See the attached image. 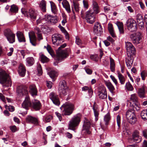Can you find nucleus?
<instances>
[{"label":"nucleus","instance_id":"obj_48","mask_svg":"<svg viewBox=\"0 0 147 147\" xmlns=\"http://www.w3.org/2000/svg\"><path fill=\"white\" fill-rule=\"evenodd\" d=\"M37 70L38 75L39 76L41 75L42 74V70L41 66L40 64H37Z\"/></svg>","mask_w":147,"mask_h":147},{"label":"nucleus","instance_id":"obj_49","mask_svg":"<svg viewBox=\"0 0 147 147\" xmlns=\"http://www.w3.org/2000/svg\"><path fill=\"white\" fill-rule=\"evenodd\" d=\"M90 58L92 60L97 61L98 60V57L97 54L91 55H90Z\"/></svg>","mask_w":147,"mask_h":147},{"label":"nucleus","instance_id":"obj_8","mask_svg":"<svg viewBox=\"0 0 147 147\" xmlns=\"http://www.w3.org/2000/svg\"><path fill=\"white\" fill-rule=\"evenodd\" d=\"M68 87L67 86L65 81L64 80L61 81L59 83V92L61 96L66 95L68 92Z\"/></svg>","mask_w":147,"mask_h":147},{"label":"nucleus","instance_id":"obj_56","mask_svg":"<svg viewBox=\"0 0 147 147\" xmlns=\"http://www.w3.org/2000/svg\"><path fill=\"white\" fill-rule=\"evenodd\" d=\"M52 119V117L51 115L47 116L45 118V120L46 122H48L50 121Z\"/></svg>","mask_w":147,"mask_h":147},{"label":"nucleus","instance_id":"obj_60","mask_svg":"<svg viewBox=\"0 0 147 147\" xmlns=\"http://www.w3.org/2000/svg\"><path fill=\"white\" fill-rule=\"evenodd\" d=\"M116 24L118 28L123 26V24L122 22H117L116 23Z\"/></svg>","mask_w":147,"mask_h":147},{"label":"nucleus","instance_id":"obj_61","mask_svg":"<svg viewBox=\"0 0 147 147\" xmlns=\"http://www.w3.org/2000/svg\"><path fill=\"white\" fill-rule=\"evenodd\" d=\"M55 113L56 115H57V117L59 118V121H61L62 119V117L61 114L57 112H56Z\"/></svg>","mask_w":147,"mask_h":147},{"label":"nucleus","instance_id":"obj_5","mask_svg":"<svg viewBox=\"0 0 147 147\" xmlns=\"http://www.w3.org/2000/svg\"><path fill=\"white\" fill-rule=\"evenodd\" d=\"M81 117L80 114H78L74 115L69 121V123L68 129L74 130L75 127L79 124Z\"/></svg>","mask_w":147,"mask_h":147},{"label":"nucleus","instance_id":"obj_52","mask_svg":"<svg viewBox=\"0 0 147 147\" xmlns=\"http://www.w3.org/2000/svg\"><path fill=\"white\" fill-rule=\"evenodd\" d=\"M73 4L76 11L78 12L79 10V4L77 2H73Z\"/></svg>","mask_w":147,"mask_h":147},{"label":"nucleus","instance_id":"obj_12","mask_svg":"<svg viewBox=\"0 0 147 147\" xmlns=\"http://www.w3.org/2000/svg\"><path fill=\"white\" fill-rule=\"evenodd\" d=\"M5 35L10 43H13L15 41V35L9 29H7L4 31Z\"/></svg>","mask_w":147,"mask_h":147},{"label":"nucleus","instance_id":"obj_26","mask_svg":"<svg viewBox=\"0 0 147 147\" xmlns=\"http://www.w3.org/2000/svg\"><path fill=\"white\" fill-rule=\"evenodd\" d=\"M94 14H96L100 12L99 7L97 3L95 1H92V9Z\"/></svg>","mask_w":147,"mask_h":147},{"label":"nucleus","instance_id":"obj_3","mask_svg":"<svg viewBox=\"0 0 147 147\" xmlns=\"http://www.w3.org/2000/svg\"><path fill=\"white\" fill-rule=\"evenodd\" d=\"M130 106L134 110L137 111L140 109V105L138 102V96L135 94L131 95L129 101Z\"/></svg>","mask_w":147,"mask_h":147},{"label":"nucleus","instance_id":"obj_18","mask_svg":"<svg viewBox=\"0 0 147 147\" xmlns=\"http://www.w3.org/2000/svg\"><path fill=\"white\" fill-rule=\"evenodd\" d=\"M98 95L99 98L102 99L106 98L107 97V92L106 88L103 86L100 90L98 92Z\"/></svg>","mask_w":147,"mask_h":147},{"label":"nucleus","instance_id":"obj_1","mask_svg":"<svg viewBox=\"0 0 147 147\" xmlns=\"http://www.w3.org/2000/svg\"><path fill=\"white\" fill-rule=\"evenodd\" d=\"M65 47H60L56 51V55L55 58L58 61L62 60L66 58L69 56V49H64ZM48 52L52 57H55V55L54 51L51 47H45Z\"/></svg>","mask_w":147,"mask_h":147},{"label":"nucleus","instance_id":"obj_22","mask_svg":"<svg viewBox=\"0 0 147 147\" xmlns=\"http://www.w3.org/2000/svg\"><path fill=\"white\" fill-rule=\"evenodd\" d=\"M126 49L128 56L132 57L135 55L136 49L134 47H126Z\"/></svg>","mask_w":147,"mask_h":147},{"label":"nucleus","instance_id":"obj_19","mask_svg":"<svg viewBox=\"0 0 147 147\" xmlns=\"http://www.w3.org/2000/svg\"><path fill=\"white\" fill-rule=\"evenodd\" d=\"M31 102L30 97L28 95H26L25 100L22 104V107L23 108L27 109L28 108L31 106Z\"/></svg>","mask_w":147,"mask_h":147},{"label":"nucleus","instance_id":"obj_44","mask_svg":"<svg viewBox=\"0 0 147 147\" xmlns=\"http://www.w3.org/2000/svg\"><path fill=\"white\" fill-rule=\"evenodd\" d=\"M18 10V8L15 5H11V8L10 9V11L11 12L16 13Z\"/></svg>","mask_w":147,"mask_h":147},{"label":"nucleus","instance_id":"obj_34","mask_svg":"<svg viewBox=\"0 0 147 147\" xmlns=\"http://www.w3.org/2000/svg\"><path fill=\"white\" fill-rule=\"evenodd\" d=\"M82 90L84 91H86L88 90L89 97H91L92 96L93 91L91 88H89L88 87L85 86L82 88Z\"/></svg>","mask_w":147,"mask_h":147},{"label":"nucleus","instance_id":"obj_40","mask_svg":"<svg viewBox=\"0 0 147 147\" xmlns=\"http://www.w3.org/2000/svg\"><path fill=\"white\" fill-rule=\"evenodd\" d=\"M141 116L144 120H147V110H143L141 112Z\"/></svg>","mask_w":147,"mask_h":147},{"label":"nucleus","instance_id":"obj_11","mask_svg":"<svg viewBox=\"0 0 147 147\" xmlns=\"http://www.w3.org/2000/svg\"><path fill=\"white\" fill-rule=\"evenodd\" d=\"M126 25L129 30L131 32L136 31L137 30V24L133 19H129L126 22Z\"/></svg>","mask_w":147,"mask_h":147},{"label":"nucleus","instance_id":"obj_47","mask_svg":"<svg viewBox=\"0 0 147 147\" xmlns=\"http://www.w3.org/2000/svg\"><path fill=\"white\" fill-rule=\"evenodd\" d=\"M141 39L139 38H137L134 37L133 38V42L135 44V45H136L140 42L141 41Z\"/></svg>","mask_w":147,"mask_h":147},{"label":"nucleus","instance_id":"obj_39","mask_svg":"<svg viewBox=\"0 0 147 147\" xmlns=\"http://www.w3.org/2000/svg\"><path fill=\"white\" fill-rule=\"evenodd\" d=\"M108 28L109 31L112 36L113 37H114L115 36L114 33L113 25L111 24H108Z\"/></svg>","mask_w":147,"mask_h":147},{"label":"nucleus","instance_id":"obj_27","mask_svg":"<svg viewBox=\"0 0 147 147\" xmlns=\"http://www.w3.org/2000/svg\"><path fill=\"white\" fill-rule=\"evenodd\" d=\"M18 72L19 75L22 76H24L26 73V69L24 66L22 64H20L19 66Z\"/></svg>","mask_w":147,"mask_h":147},{"label":"nucleus","instance_id":"obj_57","mask_svg":"<svg viewBox=\"0 0 147 147\" xmlns=\"http://www.w3.org/2000/svg\"><path fill=\"white\" fill-rule=\"evenodd\" d=\"M110 77L111 79L113 82L114 83L115 85H117L118 84V82L116 78L114 76L112 75H111Z\"/></svg>","mask_w":147,"mask_h":147},{"label":"nucleus","instance_id":"obj_23","mask_svg":"<svg viewBox=\"0 0 147 147\" xmlns=\"http://www.w3.org/2000/svg\"><path fill=\"white\" fill-rule=\"evenodd\" d=\"M26 121L28 123H31L35 125H37L38 123L37 119L32 117L28 116L26 118Z\"/></svg>","mask_w":147,"mask_h":147},{"label":"nucleus","instance_id":"obj_30","mask_svg":"<svg viewBox=\"0 0 147 147\" xmlns=\"http://www.w3.org/2000/svg\"><path fill=\"white\" fill-rule=\"evenodd\" d=\"M62 4L63 7L65 8L68 13H70L71 9L70 5L68 2L66 0H63L62 2Z\"/></svg>","mask_w":147,"mask_h":147},{"label":"nucleus","instance_id":"obj_51","mask_svg":"<svg viewBox=\"0 0 147 147\" xmlns=\"http://www.w3.org/2000/svg\"><path fill=\"white\" fill-rule=\"evenodd\" d=\"M76 42L77 45H80L82 44V42L78 36H76Z\"/></svg>","mask_w":147,"mask_h":147},{"label":"nucleus","instance_id":"obj_50","mask_svg":"<svg viewBox=\"0 0 147 147\" xmlns=\"http://www.w3.org/2000/svg\"><path fill=\"white\" fill-rule=\"evenodd\" d=\"M5 107L6 109H8L11 112H13L14 110V108L12 106L9 105L8 106L7 105H5Z\"/></svg>","mask_w":147,"mask_h":147},{"label":"nucleus","instance_id":"obj_28","mask_svg":"<svg viewBox=\"0 0 147 147\" xmlns=\"http://www.w3.org/2000/svg\"><path fill=\"white\" fill-rule=\"evenodd\" d=\"M33 108L36 110H39L41 107V105L40 102L38 100H35L32 102Z\"/></svg>","mask_w":147,"mask_h":147},{"label":"nucleus","instance_id":"obj_7","mask_svg":"<svg viewBox=\"0 0 147 147\" xmlns=\"http://www.w3.org/2000/svg\"><path fill=\"white\" fill-rule=\"evenodd\" d=\"M134 111L129 110L126 114V117L127 121L131 124H134L137 121Z\"/></svg>","mask_w":147,"mask_h":147},{"label":"nucleus","instance_id":"obj_32","mask_svg":"<svg viewBox=\"0 0 147 147\" xmlns=\"http://www.w3.org/2000/svg\"><path fill=\"white\" fill-rule=\"evenodd\" d=\"M117 75L120 82L121 84H124L125 81V77L120 72L117 73Z\"/></svg>","mask_w":147,"mask_h":147},{"label":"nucleus","instance_id":"obj_36","mask_svg":"<svg viewBox=\"0 0 147 147\" xmlns=\"http://www.w3.org/2000/svg\"><path fill=\"white\" fill-rule=\"evenodd\" d=\"M111 119L110 113L108 112L105 116L104 118V121L106 125H107L108 124Z\"/></svg>","mask_w":147,"mask_h":147},{"label":"nucleus","instance_id":"obj_10","mask_svg":"<svg viewBox=\"0 0 147 147\" xmlns=\"http://www.w3.org/2000/svg\"><path fill=\"white\" fill-rule=\"evenodd\" d=\"M62 36L59 34H55L52 36V40L54 44L55 43L57 45L60 46H66L67 45L66 43L62 44V42L63 41L62 40Z\"/></svg>","mask_w":147,"mask_h":147},{"label":"nucleus","instance_id":"obj_64","mask_svg":"<svg viewBox=\"0 0 147 147\" xmlns=\"http://www.w3.org/2000/svg\"><path fill=\"white\" fill-rule=\"evenodd\" d=\"M143 134L144 137L147 139V129H145L143 131Z\"/></svg>","mask_w":147,"mask_h":147},{"label":"nucleus","instance_id":"obj_55","mask_svg":"<svg viewBox=\"0 0 147 147\" xmlns=\"http://www.w3.org/2000/svg\"><path fill=\"white\" fill-rule=\"evenodd\" d=\"M132 139L135 142H138L141 140V137L140 136L132 137Z\"/></svg>","mask_w":147,"mask_h":147},{"label":"nucleus","instance_id":"obj_58","mask_svg":"<svg viewBox=\"0 0 147 147\" xmlns=\"http://www.w3.org/2000/svg\"><path fill=\"white\" fill-rule=\"evenodd\" d=\"M133 137L140 136L139 135V132L137 130L135 131L132 134Z\"/></svg>","mask_w":147,"mask_h":147},{"label":"nucleus","instance_id":"obj_38","mask_svg":"<svg viewBox=\"0 0 147 147\" xmlns=\"http://www.w3.org/2000/svg\"><path fill=\"white\" fill-rule=\"evenodd\" d=\"M110 69L111 71L114 72L115 71V64L113 59L110 57Z\"/></svg>","mask_w":147,"mask_h":147},{"label":"nucleus","instance_id":"obj_43","mask_svg":"<svg viewBox=\"0 0 147 147\" xmlns=\"http://www.w3.org/2000/svg\"><path fill=\"white\" fill-rule=\"evenodd\" d=\"M49 75L52 78H53L54 77L57 76L58 74L57 72L54 70H51L49 73Z\"/></svg>","mask_w":147,"mask_h":147},{"label":"nucleus","instance_id":"obj_54","mask_svg":"<svg viewBox=\"0 0 147 147\" xmlns=\"http://www.w3.org/2000/svg\"><path fill=\"white\" fill-rule=\"evenodd\" d=\"M143 21V18L142 15L139 14L137 15V21L138 22Z\"/></svg>","mask_w":147,"mask_h":147},{"label":"nucleus","instance_id":"obj_53","mask_svg":"<svg viewBox=\"0 0 147 147\" xmlns=\"http://www.w3.org/2000/svg\"><path fill=\"white\" fill-rule=\"evenodd\" d=\"M117 121L118 128L120 127L121 125V117L119 115H118L117 117Z\"/></svg>","mask_w":147,"mask_h":147},{"label":"nucleus","instance_id":"obj_33","mask_svg":"<svg viewBox=\"0 0 147 147\" xmlns=\"http://www.w3.org/2000/svg\"><path fill=\"white\" fill-rule=\"evenodd\" d=\"M93 109L94 111V114L95 117V120L97 121L98 119V116L99 115V110L94 106L93 107Z\"/></svg>","mask_w":147,"mask_h":147},{"label":"nucleus","instance_id":"obj_25","mask_svg":"<svg viewBox=\"0 0 147 147\" xmlns=\"http://www.w3.org/2000/svg\"><path fill=\"white\" fill-rule=\"evenodd\" d=\"M104 83L110 92L113 93L115 90V88L111 83L109 81H105Z\"/></svg>","mask_w":147,"mask_h":147},{"label":"nucleus","instance_id":"obj_62","mask_svg":"<svg viewBox=\"0 0 147 147\" xmlns=\"http://www.w3.org/2000/svg\"><path fill=\"white\" fill-rule=\"evenodd\" d=\"M52 82L50 81H47V86L49 88H51L52 86Z\"/></svg>","mask_w":147,"mask_h":147},{"label":"nucleus","instance_id":"obj_16","mask_svg":"<svg viewBox=\"0 0 147 147\" xmlns=\"http://www.w3.org/2000/svg\"><path fill=\"white\" fill-rule=\"evenodd\" d=\"M91 123L90 121L87 119H85L84 123L83 125L82 131H85V132L86 134H91V131L89 130Z\"/></svg>","mask_w":147,"mask_h":147},{"label":"nucleus","instance_id":"obj_31","mask_svg":"<svg viewBox=\"0 0 147 147\" xmlns=\"http://www.w3.org/2000/svg\"><path fill=\"white\" fill-rule=\"evenodd\" d=\"M18 40L20 42H24L26 41L25 38L23 34L20 31H18L16 33Z\"/></svg>","mask_w":147,"mask_h":147},{"label":"nucleus","instance_id":"obj_21","mask_svg":"<svg viewBox=\"0 0 147 147\" xmlns=\"http://www.w3.org/2000/svg\"><path fill=\"white\" fill-rule=\"evenodd\" d=\"M45 20L54 24L57 22V20L56 17L50 15H46L45 16Z\"/></svg>","mask_w":147,"mask_h":147},{"label":"nucleus","instance_id":"obj_42","mask_svg":"<svg viewBox=\"0 0 147 147\" xmlns=\"http://www.w3.org/2000/svg\"><path fill=\"white\" fill-rule=\"evenodd\" d=\"M125 87V88L129 91H131L134 89L133 87L129 82L126 83Z\"/></svg>","mask_w":147,"mask_h":147},{"label":"nucleus","instance_id":"obj_2","mask_svg":"<svg viewBox=\"0 0 147 147\" xmlns=\"http://www.w3.org/2000/svg\"><path fill=\"white\" fill-rule=\"evenodd\" d=\"M0 83L5 84L7 87L11 86L12 84L9 76L3 70L0 71Z\"/></svg>","mask_w":147,"mask_h":147},{"label":"nucleus","instance_id":"obj_6","mask_svg":"<svg viewBox=\"0 0 147 147\" xmlns=\"http://www.w3.org/2000/svg\"><path fill=\"white\" fill-rule=\"evenodd\" d=\"M21 11L25 16L30 18L32 20H34L36 19L37 15L35 10L31 8L27 11L25 8H22Z\"/></svg>","mask_w":147,"mask_h":147},{"label":"nucleus","instance_id":"obj_17","mask_svg":"<svg viewBox=\"0 0 147 147\" xmlns=\"http://www.w3.org/2000/svg\"><path fill=\"white\" fill-rule=\"evenodd\" d=\"M94 32L98 36H100L102 32V27L98 22L96 23L94 26Z\"/></svg>","mask_w":147,"mask_h":147},{"label":"nucleus","instance_id":"obj_20","mask_svg":"<svg viewBox=\"0 0 147 147\" xmlns=\"http://www.w3.org/2000/svg\"><path fill=\"white\" fill-rule=\"evenodd\" d=\"M29 36L30 42L32 45L35 46L36 45V37L35 33L33 31H32L29 33Z\"/></svg>","mask_w":147,"mask_h":147},{"label":"nucleus","instance_id":"obj_29","mask_svg":"<svg viewBox=\"0 0 147 147\" xmlns=\"http://www.w3.org/2000/svg\"><path fill=\"white\" fill-rule=\"evenodd\" d=\"M128 56V58L125 60V62L128 68L130 69L133 64V59L131 56Z\"/></svg>","mask_w":147,"mask_h":147},{"label":"nucleus","instance_id":"obj_9","mask_svg":"<svg viewBox=\"0 0 147 147\" xmlns=\"http://www.w3.org/2000/svg\"><path fill=\"white\" fill-rule=\"evenodd\" d=\"M62 36L59 34H55L52 36V40L54 44L55 43L57 45L60 46H66L67 45L66 43L62 44V42L63 41L62 40Z\"/></svg>","mask_w":147,"mask_h":147},{"label":"nucleus","instance_id":"obj_35","mask_svg":"<svg viewBox=\"0 0 147 147\" xmlns=\"http://www.w3.org/2000/svg\"><path fill=\"white\" fill-rule=\"evenodd\" d=\"M26 65L29 66L32 65L34 62V59L33 57H28L26 58Z\"/></svg>","mask_w":147,"mask_h":147},{"label":"nucleus","instance_id":"obj_15","mask_svg":"<svg viewBox=\"0 0 147 147\" xmlns=\"http://www.w3.org/2000/svg\"><path fill=\"white\" fill-rule=\"evenodd\" d=\"M17 93L18 96H22L28 94V90L26 87L22 86H18L17 88Z\"/></svg>","mask_w":147,"mask_h":147},{"label":"nucleus","instance_id":"obj_41","mask_svg":"<svg viewBox=\"0 0 147 147\" xmlns=\"http://www.w3.org/2000/svg\"><path fill=\"white\" fill-rule=\"evenodd\" d=\"M40 7L42 11L43 12L46 11V2L45 1H42L40 4Z\"/></svg>","mask_w":147,"mask_h":147},{"label":"nucleus","instance_id":"obj_46","mask_svg":"<svg viewBox=\"0 0 147 147\" xmlns=\"http://www.w3.org/2000/svg\"><path fill=\"white\" fill-rule=\"evenodd\" d=\"M41 61L43 63L47 62L49 61V59L43 55L40 56Z\"/></svg>","mask_w":147,"mask_h":147},{"label":"nucleus","instance_id":"obj_14","mask_svg":"<svg viewBox=\"0 0 147 147\" xmlns=\"http://www.w3.org/2000/svg\"><path fill=\"white\" fill-rule=\"evenodd\" d=\"M50 98L55 105L59 106L60 104L58 95L54 92L51 93L49 95Z\"/></svg>","mask_w":147,"mask_h":147},{"label":"nucleus","instance_id":"obj_45","mask_svg":"<svg viewBox=\"0 0 147 147\" xmlns=\"http://www.w3.org/2000/svg\"><path fill=\"white\" fill-rule=\"evenodd\" d=\"M140 75L142 80H144L147 76V71L145 70L141 72Z\"/></svg>","mask_w":147,"mask_h":147},{"label":"nucleus","instance_id":"obj_4","mask_svg":"<svg viewBox=\"0 0 147 147\" xmlns=\"http://www.w3.org/2000/svg\"><path fill=\"white\" fill-rule=\"evenodd\" d=\"M74 105L70 103L66 102L63 104L60 109L62 111L63 115H70L74 110Z\"/></svg>","mask_w":147,"mask_h":147},{"label":"nucleus","instance_id":"obj_59","mask_svg":"<svg viewBox=\"0 0 147 147\" xmlns=\"http://www.w3.org/2000/svg\"><path fill=\"white\" fill-rule=\"evenodd\" d=\"M135 37L137 38H140L141 39L142 37L141 33L140 32H136L135 34Z\"/></svg>","mask_w":147,"mask_h":147},{"label":"nucleus","instance_id":"obj_13","mask_svg":"<svg viewBox=\"0 0 147 147\" xmlns=\"http://www.w3.org/2000/svg\"><path fill=\"white\" fill-rule=\"evenodd\" d=\"M86 18L88 22L92 24L95 21V14L92 9H90L86 13Z\"/></svg>","mask_w":147,"mask_h":147},{"label":"nucleus","instance_id":"obj_37","mask_svg":"<svg viewBox=\"0 0 147 147\" xmlns=\"http://www.w3.org/2000/svg\"><path fill=\"white\" fill-rule=\"evenodd\" d=\"M145 90L144 88L142 87L139 89L138 94L139 96L141 98H143L145 97Z\"/></svg>","mask_w":147,"mask_h":147},{"label":"nucleus","instance_id":"obj_24","mask_svg":"<svg viewBox=\"0 0 147 147\" xmlns=\"http://www.w3.org/2000/svg\"><path fill=\"white\" fill-rule=\"evenodd\" d=\"M29 92L32 96H36L37 94V90L36 86L34 84L30 85Z\"/></svg>","mask_w":147,"mask_h":147},{"label":"nucleus","instance_id":"obj_63","mask_svg":"<svg viewBox=\"0 0 147 147\" xmlns=\"http://www.w3.org/2000/svg\"><path fill=\"white\" fill-rule=\"evenodd\" d=\"M37 34L38 39L39 40H40L43 39V37L41 33H40Z\"/></svg>","mask_w":147,"mask_h":147}]
</instances>
